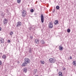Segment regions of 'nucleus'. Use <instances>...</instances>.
<instances>
[{
    "mask_svg": "<svg viewBox=\"0 0 76 76\" xmlns=\"http://www.w3.org/2000/svg\"><path fill=\"white\" fill-rule=\"evenodd\" d=\"M49 61L50 63H54L56 62V60L54 58H50L49 59Z\"/></svg>",
    "mask_w": 76,
    "mask_h": 76,
    "instance_id": "f257e3e1",
    "label": "nucleus"
},
{
    "mask_svg": "<svg viewBox=\"0 0 76 76\" xmlns=\"http://www.w3.org/2000/svg\"><path fill=\"white\" fill-rule=\"evenodd\" d=\"M24 62L26 63L27 64H28V63H30L31 60L28 58H25L24 59Z\"/></svg>",
    "mask_w": 76,
    "mask_h": 76,
    "instance_id": "f03ea898",
    "label": "nucleus"
},
{
    "mask_svg": "<svg viewBox=\"0 0 76 76\" xmlns=\"http://www.w3.org/2000/svg\"><path fill=\"white\" fill-rule=\"evenodd\" d=\"M48 26L49 28H53V24L52 21L50 22L48 24Z\"/></svg>",
    "mask_w": 76,
    "mask_h": 76,
    "instance_id": "7ed1b4c3",
    "label": "nucleus"
},
{
    "mask_svg": "<svg viewBox=\"0 0 76 76\" xmlns=\"http://www.w3.org/2000/svg\"><path fill=\"white\" fill-rule=\"evenodd\" d=\"M22 16L24 18L26 16V11L23 10L22 13Z\"/></svg>",
    "mask_w": 76,
    "mask_h": 76,
    "instance_id": "20e7f679",
    "label": "nucleus"
},
{
    "mask_svg": "<svg viewBox=\"0 0 76 76\" xmlns=\"http://www.w3.org/2000/svg\"><path fill=\"white\" fill-rule=\"evenodd\" d=\"M22 23L20 21H18L16 24V27L18 28V27H19V26H21V24Z\"/></svg>",
    "mask_w": 76,
    "mask_h": 76,
    "instance_id": "39448f33",
    "label": "nucleus"
},
{
    "mask_svg": "<svg viewBox=\"0 0 76 76\" xmlns=\"http://www.w3.org/2000/svg\"><path fill=\"white\" fill-rule=\"evenodd\" d=\"M41 21L42 22V23H44V16H43V15L42 14L41 15Z\"/></svg>",
    "mask_w": 76,
    "mask_h": 76,
    "instance_id": "423d86ee",
    "label": "nucleus"
},
{
    "mask_svg": "<svg viewBox=\"0 0 76 76\" xmlns=\"http://www.w3.org/2000/svg\"><path fill=\"white\" fill-rule=\"evenodd\" d=\"M3 22L4 23V25H5V24H7V19H4Z\"/></svg>",
    "mask_w": 76,
    "mask_h": 76,
    "instance_id": "0eeeda50",
    "label": "nucleus"
},
{
    "mask_svg": "<svg viewBox=\"0 0 76 76\" xmlns=\"http://www.w3.org/2000/svg\"><path fill=\"white\" fill-rule=\"evenodd\" d=\"M59 50L62 51V50H63V47L61 45H60L59 46Z\"/></svg>",
    "mask_w": 76,
    "mask_h": 76,
    "instance_id": "6e6552de",
    "label": "nucleus"
},
{
    "mask_svg": "<svg viewBox=\"0 0 76 76\" xmlns=\"http://www.w3.org/2000/svg\"><path fill=\"white\" fill-rule=\"evenodd\" d=\"M54 23L56 25L58 24V21L57 20H55L54 22Z\"/></svg>",
    "mask_w": 76,
    "mask_h": 76,
    "instance_id": "1a4fd4ad",
    "label": "nucleus"
},
{
    "mask_svg": "<svg viewBox=\"0 0 76 76\" xmlns=\"http://www.w3.org/2000/svg\"><path fill=\"white\" fill-rule=\"evenodd\" d=\"M35 44H37L39 43V40L38 39H36L35 40Z\"/></svg>",
    "mask_w": 76,
    "mask_h": 76,
    "instance_id": "9d476101",
    "label": "nucleus"
},
{
    "mask_svg": "<svg viewBox=\"0 0 76 76\" xmlns=\"http://www.w3.org/2000/svg\"><path fill=\"white\" fill-rule=\"evenodd\" d=\"M26 65H27V63H26L24 62L22 64V66H26Z\"/></svg>",
    "mask_w": 76,
    "mask_h": 76,
    "instance_id": "9b49d317",
    "label": "nucleus"
},
{
    "mask_svg": "<svg viewBox=\"0 0 76 76\" xmlns=\"http://www.w3.org/2000/svg\"><path fill=\"white\" fill-rule=\"evenodd\" d=\"M2 58L3 59L6 60V56L5 55H3L2 56Z\"/></svg>",
    "mask_w": 76,
    "mask_h": 76,
    "instance_id": "f8f14e48",
    "label": "nucleus"
},
{
    "mask_svg": "<svg viewBox=\"0 0 76 76\" xmlns=\"http://www.w3.org/2000/svg\"><path fill=\"white\" fill-rule=\"evenodd\" d=\"M0 42L1 43L3 44V43H4V39L3 38H1L0 39Z\"/></svg>",
    "mask_w": 76,
    "mask_h": 76,
    "instance_id": "ddd939ff",
    "label": "nucleus"
},
{
    "mask_svg": "<svg viewBox=\"0 0 76 76\" xmlns=\"http://www.w3.org/2000/svg\"><path fill=\"white\" fill-rule=\"evenodd\" d=\"M41 42L42 44H44L45 42V41H44V40H42L41 41Z\"/></svg>",
    "mask_w": 76,
    "mask_h": 76,
    "instance_id": "4468645a",
    "label": "nucleus"
},
{
    "mask_svg": "<svg viewBox=\"0 0 76 76\" xmlns=\"http://www.w3.org/2000/svg\"><path fill=\"white\" fill-rule=\"evenodd\" d=\"M27 71V69L26 68H24L23 70V72L25 73H26Z\"/></svg>",
    "mask_w": 76,
    "mask_h": 76,
    "instance_id": "2eb2a0df",
    "label": "nucleus"
},
{
    "mask_svg": "<svg viewBox=\"0 0 76 76\" xmlns=\"http://www.w3.org/2000/svg\"><path fill=\"white\" fill-rule=\"evenodd\" d=\"M33 72L34 73H36L37 72V69H34L33 71Z\"/></svg>",
    "mask_w": 76,
    "mask_h": 76,
    "instance_id": "dca6fc26",
    "label": "nucleus"
},
{
    "mask_svg": "<svg viewBox=\"0 0 76 76\" xmlns=\"http://www.w3.org/2000/svg\"><path fill=\"white\" fill-rule=\"evenodd\" d=\"M73 64L75 66H76V61H74L73 62Z\"/></svg>",
    "mask_w": 76,
    "mask_h": 76,
    "instance_id": "f3484780",
    "label": "nucleus"
},
{
    "mask_svg": "<svg viewBox=\"0 0 76 76\" xmlns=\"http://www.w3.org/2000/svg\"><path fill=\"white\" fill-rule=\"evenodd\" d=\"M59 76H62L63 75H62V73L61 72H59Z\"/></svg>",
    "mask_w": 76,
    "mask_h": 76,
    "instance_id": "a211bd4d",
    "label": "nucleus"
},
{
    "mask_svg": "<svg viewBox=\"0 0 76 76\" xmlns=\"http://www.w3.org/2000/svg\"><path fill=\"white\" fill-rule=\"evenodd\" d=\"M56 9H57V10H59V9H60V7H59V6H56Z\"/></svg>",
    "mask_w": 76,
    "mask_h": 76,
    "instance_id": "6ab92c4d",
    "label": "nucleus"
},
{
    "mask_svg": "<svg viewBox=\"0 0 76 76\" xmlns=\"http://www.w3.org/2000/svg\"><path fill=\"white\" fill-rule=\"evenodd\" d=\"M17 1L18 3H20L21 1V0H17Z\"/></svg>",
    "mask_w": 76,
    "mask_h": 76,
    "instance_id": "aec40b11",
    "label": "nucleus"
},
{
    "mask_svg": "<svg viewBox=\"0 0 76 76\" xmlns=\"http://www.w3.org/2000/svg\"><path fill=\"white\" fill-rule=\"evenodd\" d=\"M30 11L32 13V12H34V9H31V10H30Z\"/></svg>",
    "mask_w": 76,
    "mask_h": 76,
    "instance_id": "412c9836",
    "label": "nucleus"
},
{
    "mask_svg": "<svg viewBox=\"0 0 76 76\" xmlns=\"http://www.w3.org/2000/svg\"><path fill=\"white\" fill-rule=\"evenodd\" d=\"M41 62L42 63V64H44L45 62L44 61H41Z\"/></svg>",
    "mask_w": 76,
    "mask_h": 76,
    "instance_id": "4be33fe9",
    "label": "nucleus"
},
{
    "mask_svg": "<svg viewBox=\"0 0 76 76\" xmlns=\"http://www.w3.org/2000/svg\"><path fill=\"white\" fill-rule=\"evenodd\" d=\"M29 53H32V50L31 49L29 50Z\"/></svg>",
    "mask_w": 76,
    "mask_h": 76,
    "instance_id": "5701e85b",
    "label": "nucleus"
},
{
    "mask_svg": "<svg viewBox=\"0 0 76 76\" xmlns=\"http://www.w3.org/2000/svg\"><path fill=\"white\" fill-rule=\"evenodd\" d=\"M13 32L12 31H11L10 34V35H13Z\"/></svg>",
    "mask_w": 76,
    "mask_h": 76,
    "instance_id": "b1692460",
    "label": "nucleus"
},
{
    "mask_svg": "<svg viewBox=\"0 0 76 76\" xmlns=\"http://www.w3.org/2000/svg\"><path fill=\"white\" fill-rule=\"evenodd\" d=\"M67 32H68V33L70 32V29H67Z\"/></svg>",
    "mask_w": 76,
    "mask_h": 76,
    "instance_id": "393cba45",
    "label": "nucleus"
},
{
    "mask_svg": "<svg viewBox=\"0 0 76 76\" xmlns=\"http://www.w3.org/2000/svg\"><path fill=\"white\" fill-rule=\"evenodd\" d=\"M63 70H66V68L65 67H64L63 68Z\"/></svg>",
    "mask_w": 76,
    "mask_h": 76,
    "instance_id": "a878e982",
    "label": "nucleus"
},
{
    "mask_svg": "<svg viewBox=\"0 0 76 76\" xmlns=\"http://www.w3.org/2000/svg\"><path fill=\"white\" fill-rule=\"evenodd\" d=\"M69 58H70V60H71V59H72V57L71 56H70Z\"/></svg>",
    "mask_w": 76,
    "mask_h": 76,
    "instance_id": "bb28decb",
    "label": "nucleus"
},
{
    "mask_svg": "<svg viewBox=\"0 0 76 76\" xmlns=\"http://www.w3.org/2000/svg\"><path fill=\"white\" fill-rule=\"evenodd\" d=\"M1 64H2V63L1 62V61H0V65H1Z\"/></svg>",
    "mask_w": 76,
    "mask_h": 76,
    "instance_id": "cd10ccee",
    "label": "nucleus"
},
{
    "mask_svg": "<svg viewBox=\"0 0 76 76\" xmlns=\"http://www.w3.org/2000/svg\"><path fill=\"white\" fill-rule=\"evenodd\" d=\"M10 42V40H8V42L9 43V42Z\"/></svg>",
    "mask_w": 76,
    "mask_h": 76,
    "instance_id": "c85d7f7f",
    "label": "nucleus"
},
{
    "mask_svg": "<svg viewBox=\"0 0 76 76\" xmlns=\"http://www.w3.org/2000/svg\"><path fill=\"white\" fill-rule=\"evenodd\" d=\"M31 39H32L33 38V37L32 36H30Z\"/></svg>",
    "mask_w": 76,
    "mask_h": 76,
    "instance_id": "c756f323",
    "label": "nucleus"
},
{
    "mask_svg": "<svg viewBox=\"0 0 76 76\" xmlns=\"http://www.w3.org/2000/svg\"><path fill=\"white\" fill-rule=\"evenodd\" d=\"M1 28L0 27V31H1Z\"/></svg>",
    "mask_w": 76,
    "mask_h": 76,
    "instance_id": "7c9ffc66",
    "label": "nucleus"
},
{
    "mask_svg": "<svg viewBox=\"0 0 76 76\" xmlns=\"http://www.w3.org/2000/svg\"><path fill=\"white\" fill-rule=\"evenodd\" d=\"M34 15H37V14L36 13L34 14Z\"/></svg>",
    "mask_w": 76,
    "mask_h": 76,
    "instance_id": "2f4dec72",
    "label": "nucleus"
},
{
    "mask_svg": "<svg viewBox=\"0 0 76 76\" xmlns=\"http://www.w3.org/2000/svg\"><path fill=\"white\" fill-rule=\"evenodd\" d=\"M35 76H38V75H35Z\"/></svg>",
    "mask_w": 76,
    "mask_h": 76,
    "instance_id": "473e14b6",
    "label": "nucleus"
},
{
    "mask_svg": "<svg viewBox=\"0 0 76 76\" xmlns=\"http://www.w3.org/2000/svg\"><path fill=\"white\" fill-rule=\"evenodd\" d=\"M40 76H42V75H41Z\"/></svg>",
    "mask_w": 76,
    "mask_h": 76,
    "instance_id": "72a5a7b5",
    "label": "nucleus"
},
{
    "mask_svg": "<svg viewBox=\"0 0 76 76\" xmlns=\"http://www.w3.org/2000/svg\"><path fill=\"white\" fill-rule=\"evenodd\" d=\"M57 70H58V69H57Z\"/></svg>",
    "mask_w": 76,
    "mask_h": 76,
    "instance_id": "f704fd0d",
    "label": "nucleus"
}]
</instances>
